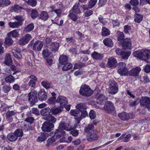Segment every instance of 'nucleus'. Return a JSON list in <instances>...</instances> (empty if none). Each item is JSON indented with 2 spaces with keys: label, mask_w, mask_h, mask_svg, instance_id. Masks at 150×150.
<instances>
[{
  "label": "nucleus",
  "mask_w": 150,
  "mask_h": 150,
  "mask_svg": "<svg viewBox=\"0 0 150 150\" xmlns=\"http://www.w3.org/2000/svg\"><path fill=\"white\" fill-rule=\"evenodd\" d=\"M140 105L146 107L150 111V98L147 97H142L140 100Z\"/></svg>",
  "instance_id": "obj_5"
},
{
  "label": "nucleus",
  "mask_w": 150,
  "mask_h": 150,
  "mask_svg": "<svg viewBox=\"0 0 150 150\" xmlns=\"http://www.w3.org/2000/svg\"><path fill=\"white\" fill-rule=\"evenodd\" d=\"M104 44L109 47H112L113 46V43L112 40L109 38H107L103 40Z\"/></svg>",
  "instance_id": "obj_30"
},
{
  "label": "nucleus",
  "mask_w": 150,
  "mask_h": 150,
  "mask_svg": "<svg viewBox=\"0 0 150 150\" xmlns=\"http://www.w3.org/2000/svg\"><path fill=\"white\" fill-rule=\"evenodd\" d=\"M119 67L118 68L121 69H127L126 67V64L124 62H120L119 63Z\"/></svg>",
  "instance_id": "obj_63"
},
{
  "label": "nucleus",
  "mask_w": 150,
  "mask_h": 150,
  "mask_svg": "<svg viewBox=\"0 0 150 150\" xmlns=\"http://www.w3.org/2000/svg\"><path fill=\"white\" fill-rule=\"evenodd\" d=\"M11 88L9 86L5 85L2 87V91L5 93L8 92Z\"/></svg>",
  "instance_id": "obj_59"
},
{
  "label": "nucleus",
  "mask_w": 150,
  "mask_h": 150,
  "mask_svg": "<svg viewBox=\"0 0 150 150\" xmlns=\"http://www.w3.org/2000/svg\"><path fill=\"white\" fill-rule=\"evenodd\" d=\"M51 112L54 115H57L60 113L62 111L61 108L59 107H54L51 109Z\"/></svg>",
  "instance_id": "obj_33"
},
{
  "label": "nucleus",
  "mask_w": 150,
  "mask_h": 150,
  "mask_svg": "<svg viewBox=\"0 0 150 150\" xmlns=\"http://www.w3.org/2000/svg\"><path fill=\"white\" fill-rule=\"evenodd\" d=\"M4 59V63L5 64L7 65H10L12 64V61L10 54H6Z\"/></svg>",
  "instance_id": "obj_22"
},
{
  "label": "nucleus",
  "mask_w": 150,
  "mask_h": 150,
  "mask_svg": "<svg viewBox=\"0 0 150 150\" xmlns=\"http://www.w3.org/2000/svg\"><path fill=\"white\" fill-rule=\"evenodd\" d=\"M43 46V42L38 40L34 43L33 46V49L34 50L39 51L41 50Z\"/></svg>",
  "instance_id": "obj_13"
},
{
  "label": "nucleus",
  "mask_w": 150,
  "mask_h": 150,
  "mask_svg": "<svg viewBox=\"0 0 150 150\" xmlns=\"http://www.w3.org/2000/svg\"><path fill=\"white\" fill-rule=\"evenodd\" d=\"M141 70V69L140 67H137L131 69L129 71V74L131 76H137Z\"/></svg>",
  "instance_id": "obj_16"
},
{
  "label": "nucleus",
  "mask_w": 150,
  "mask_h": 150,
  "mask_svg": "<svg viewBox=\"0 0 150 150\" xmlns=\"http://www.w3.org/2000/svg\"><path fill=\"white\" fill-rule=\"evenodd\" d=\"M41 84L44 87L47 89L50 88L51 86L50 83L46 81H42L41 82Z\"/></svg>",
  "instance_id": "obj_54"
},
{
  "label": "nucleus",
  "mask_w": 150,
  "mask_h": 150,
  "mask_svg": "<svg viewBox=\"0 0 150 150\" xmlns=\"http://www.w3.org/2000/svg\"><path fill=\"white\" fill-rule=\"evenodd\" d=\"M124 137L123 139V142H129L130 140V139L131 137V135L130 134H128L126 135V134H123Z\"/></svg>",
  "instance_id": "obj_56"
},
{
  "label": "nucleus",
  "mask_w": 150,
  "mask_h": 150,
  "mask_svg": "<svg viewBox=\"0 0 150 150\" xmlns=\"http://www.w3.org/2000/svg\"><path fill=\"white\" fill-rule=\"evenodd\" d=\"M56 100L55 97H52L49 98L47 100V103L49 104H52L55 103Z\"/></svg>",
  "instance_id": "obj_57"
},
{
  "label": "nucleus",
  "mask_w": 150,
  "mask_h": 150,
  "mask_svg": "<svg viewBox=\"0 0 150 150\" xmlns=\"http://www.w3.org/2000/svg\"><path fill=\"white\" fill-rule=\"evenodd\" d=\"M22 23L20 22H9L8 25L11 28H15L21 25Z\"/></svg>",
  "instance_id": "obj_35"
},
{
  "label": "nucleus",
  "mask_w": 150,
  "mask_h": 150,
  "mask_svg": "<svg viewBox=\"0 0 150 150\" xmlns=\"http://www.w3.org/2000/svg\"><path fill=\"white\" fill-rule=\"evenodd\" d=\"M28 5L34 7L36 6L37 4L36 0H28L25 1Z\"/></svg>",
  "instance_id": "obj_49"
},
{
  "label": "nucleus",
  "mask_w": 150,
  "mask_h": 150,
  "mask_svg": "<svg viewBox=\"0 0 150 150\" xmlns=\"http://www.w3.org/2000/svg\"><path fill=\"white\" fill-rule=\"evenodd\" d=\"M65 134V132L63 130L58 129L55 131L54 136L56 138H59L61 136H64Z\"/></svg>",
  "instance_id": "obj_21"
},
{
  "label": "nucleus",
  "mask_w": 150,
  "mask_h": 150,
  "mask_svg": "<svg viewBox=\"0 0 150 150\" xmlns=\"http://www.w3.org/2000/svg\"><path fill=\"white\" fill-rule=\"evenodd\" d=\"M109 87L108 89V92L109 93L112 95L116 93L118 91L117 85L115 82L114 80H110L109 82Z\"/></svg>",
  "instance_id": "obj_4"
},
{
  "label": "nucleus",
  "mask_w": 150,
  "mask_h": 150,
  "mask_svg": "<svg viewBox=\"0 0 150 150\" xmlns=\"http://www.w3.org/2000/svg\"><path fill=\"white\" fill-rule=\"evenodd\" d=\"M29 77L30 79L29 83V86L32 87H34L35 85V81L37 80V78L34 75H31Z\"/></svg>",
  "instance_id": "obj_23"
},
{
  "label": "nucleus",
  "mask_w": 150,
  "mask_h": 150,
  "mask_svg": "<svg viewBox=\"0 0 150 150\" xmlns=\"http://www.w3.org/2000/svg\"><path fill=\"white\" fill-rule=\"evenodd\" d=\"M131 29V27L128 25H125L124 26V31L126 33H128L129 31Z\"/></svg>",
  "instance_id": "obj_64"
},
{
  "label": "nucleus",
  "mask_w": 150,
  "mask_h": 150,
  "mask_svg": "<svg viewBox=\"0 0 150 150\" xmlns=\"http://www.w3.org/2000/svg\"><path fill=\"white\" fill-rule=\"evenodd\" d=\"M87 139L88 141H93L98 139V135L96 133V131L90 132L87 134Z\"/></svg>",
  "instance_id": "obj_14"
},
{
  "label": "nucleus",
  "mask_w": 150,
  "mask_h": 150,
  "mask_svg": "<svg viewBox=\"0 0 150 150\" xmlns=\"http://www.w3.org/2000/svg\"><path fill=\"white\" fill-rule=\"evenodd\" d=\"M38 15V13L37 11L33 9L31 13V16L33 18H36Z\"/></svg>",
  "instance_id": "obj_60"
},
{
  "label": "nucleus",
  "mask_w": 150,
  "mask_h": 150,
  "mask_svg": "<svg viewBox=\"0 0 150 150\" xmlns=\"http://www.w3.org/2000/svg\"><path fill=\"white\" fill-rule=\"evenodd\" d=\"M104 108L105 110L107 111L109 113H111L115 110L113 104L109 101H107L106 102Z\"/></svg>",
  "instance_id": "obj_8"
},
{
  "label": "nucleus",
  "mask_w": 150,
  "mask_h": 150,
  "mask_svg": "<svg viewBox=\"0 0 150 150\" xmlns=\"http://www.w3.org/2000/svg\"><path fill=\"white\" fill-rule=\"evenodd\" d=\"M70 18L73 21L76 22L78 19V17L77 16L72 13H70L69 15Z\"/></svg>",
  "instance_id": "obj_52"
},
{
  "label": "nucleus",
  "mask_w": 150,
  "mask_h": 150,
  "mask_svg": "<svg viewBox=\"0 0 150 150\" xmlns=\"http://www.w3.org/2000/svg\"><path fill=\"white\" fill-rule=\"evenodd\" d=\"M117 63V62L116 59L111 57L108 59L107 66L108 67L113 68L116 67Z\"/></svg>",
  "instance_id": "obj_11"
},
{
  "label": "nucleus",
  "mask_w": 150,
  "mask_h": 150,
  "mask_svg": "<svg viewBox=\"0 0 150 150\" xmlns=\"http://www.w3.org/2000/svg\"><path fill=\"white\" fill-rule=\"evenodd\" d=\"M56 101L59 103L60 106L62 107L65 106L68 103L67 98L63 96H59L58 97Z\"/></svg>",
  "instance_id": "obj_12"
},
{
  "label": "nucleus",
  "mask_w": 150,
  "mask_h": 150,
  "mask_svg": "<svg viewBox=\"0 0 150 150\" xmlns=\"http://www.w3.org/2000/svg\"><path fill=\"white\" fill-rule=\"evenodd\" d=\"M15 135L17 136V138L18 137H22L23 136V133L21 129H18L14 132Z\"/></svg>",
  "instance_id": "obj_50"
},
{
  "label": "nucleus",
  "mask_w": 150,
  "mask_h": 150,
  "mask_svg": "<svg viewBox=\"0 0 150 150\" xmlns=\"http://www.w3.org/2000/svg\"><path fill=\"white\" fill-rule=\"evenodd\" d=\"M37 92L35 90H32L28 94V96L25 95V97H28V100L30 101V103L31 106L34 105L35 103L38 101Z\"/></svg>",
  "instance_id": "obj_3"
},
{
  "label": "nucleus",
  "mask_w": 150,
  "mask_h": 150,
  "mask_svg": "<svg viewBox=\"0 0 150 150\" xmlns=\"http://www.w3.org/2000/svg\"><path fill=\"white\" fill-rule=\"evenodd\" d=\"M23 8L21 6L18 5H15L11 8V10L13 11L18 12L20 11Z\"/></svg>",
  "instance_id": "obj_41"
},
{
  "label": "nucleus",
  "mask_w": 150,
  "mask_h": 150,
  "mask_svg": "<svg viewBox=\"0 0 150 150\" xmlns=\"http://www.w3.org/2000/svg\"><path fill=\"white\" fill-rule=\"evenodd\" d=\"M42 54L45 59H47L49 57L52 56V54L51 52L47 49L44 50L42 51Z\"/></svg>",
  "instance_id": "obj_34"
},
{
  "label": "nucleus",
  "mask_w": 150,
  "mask_h": 150,
  "mask_svg": "<svg viewBox=\"0 0 150 150\" xmlns=\"http://www.w3.org/2000/svg\"><path fill=\"white\" fill-rule=\"evenodd\" d=\"M40 18L44 21L47 20L49 18V16L47 13L44 11H42L39 15Z\"/></svg>",
  "instance_id": "obj_36"
},
{
  "label": "nucleus",
  "mask_w": 150,
  "mask_h": 150,
  "mask_svg": "<svg viewBox=\"0 0 150 150\" xmlns=\"http://www.w3.org/2000/svg\"><path fill=\"white\" fill-rule=\"evenodd\" d=\"M12 52L15 58L19 60L22 58V55L21 54V50L19 48L16 47H14L12 50Z\"/></svg>",
  "instance_id": "obj_10"
},
{
  "label": "nucleus",
  "mask_w": 150,
  "mask_h": 150,
  "mask_svg": "<svg viewBox=\"0 0 150 150\" xmlns=\"http://www.w3.org/2000/svg\"><path fill=\"white\" fill-rule=\"evenodd\" d=\"M58 129L62 130H66L67 131H70L71 127L69 124L67 123L66 119H63L59 124Z\"/></svg>",
  "instance_id": "obj_6"
},
{
  "label": "nucleus",
  "mask_w": 150,
  "mask_h": 150,
  "mask_svg": "<svg viewBox=\"0 0 150 150\" xmlns=\"http://www.w3.org/2000/svg\"><path fill=\"white\" fill-rule=\"evenodd\" d=\"M79 6V5L78 3H76L74 6L72 8V11L74 13L79 14L81 13Z\"/></svg>",
  "instance_id": "obj_42"
},
{
  "label": "nucleus",
  "mask_w": 150,
  "mask_h": 150,
  "mask_svg": "<svg viewBox=\"0 0 150 150\" xmlns=\"http://www.w3.org/2000/svg\"><path fill=\"white\" fill-rule=\"evenodd\" d=\"M117 72L121 76L127 75L128 73V70L127 69L118 68Z\"/></svg>",
  "instance_id": "obj_37"
},
{
  "label": "nucleus",
  "mask_w": 150,
  "mask_h": 150,
  "mask_svg": "<svg viewBox=\"0 0 150 150\" xmlns=\"http://www.w3.org/2000/svg\"><path fill=\"white\" fill-rule=\"evenodd\" d=\"M63 67L62 70L64 71H67L68 70L71 69L73 67L72 64L70 63H67Z\"/></svg>",
  "instance_id": "obj_46"
},
{
  "label": "nucleus",
  "mask_w": 150,
  "mask_h": 150,
  "mask_svg": "<svg viewBox=\"0 0 150 150\" xmlns=\"http://www.w3.org/2000/svg\"><path fill=\"white\" fill-rule=\"evenodd\" d=\"M87 115V113L86 110H83L81 111V112H80V117H79V122L81 119L83 117H86Z\"/></svg>",
  "instance_id": "obj_53"
},
{
  "label": "nucleus",
  "mask_w": 150,
  "mask_h": 150,
  "mask_svg": "<svg viewBox=\"0 0 150 150\" xmlns=\"http://www.w3.org/2000/svg\"><path fill=\"white\" fill-rule=\"evenodd\" d=\"M134 20L137 23H140L142 20L143 16L140 14H136L134 17Z\"/></svg>",
  "instance_id": "obj_44"
},
{
  "label": "nucleus",
  "mask_w": 150,
  "mask_h": 150,
  "mask_svg": "<svg viewBox=\"0 0 150 150\" xmlns=\"http://www.w3.org/2000/svg\"><path fill=\"white\" fill-rule=\"evenodd\" d=\"M19 34L18 30H14L7 34V35L9 37H11L13 38H16L19 35Z\"/></svg>",
  "instance_id": "obj_32"
},
{
  "label": "nucleus",
  "mask_w": 150,
  "mask_h": 150,
  "mask_svg": "<svg viewBox=\"0 0 150 150\" xmlns=\"http://www.w3.org/2000/svg\"><path fill=\"white\" fill-rule=\"evenodd\" d=\"M7 138L10 142H13L17 140L18 139L17 136L14 133H10L8 134Z\"/></svg>",
  "instance_id": "obj_26"
},
{
  "label": "nucleus",
  "mask_w": 150,
  "mask_h": 150,
  "mask_svg": "<svg viewBox=\"0 0 150 150\" xmlns=\"http://www.w3.org/2000/svg\"><path fill=\"white\" fill-rule=\"evenodd\" d=\"M102 30V35L103 36H106L110 35V31L108 29L103 27V28Z\"/></svg>",
  "instance_id": "obj_48"
},
{
  "label": "nucleus",
  "mask_w": 150,
  "mask_h": 150,
  "mask_svg": "<svg viewBox=\"0 0 150 150\" xmlns=\"http://www.w3.org/2000/svg\"><path fill=\"white\" fill-rule=\"evenodd\" d=\"M11 1L9 0H0V6H7L9 5Z\"/></svg>",
  "instance_id": "obj_45"
},
{
  "label": "nucleus",
  "mask_w": 150,
  "mask_h": 150,
  "mask_svg": "<svg viewBox=\"0 0 150 150\" xmlns=\"http://www.w3.org/2000/svg\"><path fill=\"white\" fill-rule=\"evenodd\" d=\"M93 91L89 86L87 85H82L79 90V93L83 96H89L93 93Z\"/></svg>",
  "instance_id": "obj_2"
},
{
  "label": "nucleus",
  "mask_w": 150,
  "mask_h": 150,
  "mask_svg": "<svg viewBox=\"0 0 150 150\" xmlns=\"http://www.w3.org/2000/svg\"><path fill=\"white\" fill-rule=\"evenodd\" d=\"M32 38V37L31 35L27 34L20 39L18 41L19 44L21 45H24L28 43Z\"/></svg>",
  "instance_id": "obj_9"
},
{
  "label": "nucleus",
  "mask_w": 150,
  "mask_h": 150,
  "mask_svg": "<svg viewBox=\"0 0 150 150\" xmlns=\"http://www.w3.org/2000/svg\"><path fill=\"white\" fill-rule=\"evenodd\" d=\"M59 47V43L55 42L52 43L50 46L49 48L51 51L55 53L58 50Z\"/></svg>",
  "instance_id": "obj_19"
},
{
  "label": "nucleus",
  "mask_w": 150,
  "mask_h": 150,
  "mask_svg": "<svg viewBox=\"0 0 150 150\" xmlns=\"http://www.w3.org/2000/svg\"><path fill=\"white\" fill-rule=\"evenodd\" d=\"M131 54L130 51H123L121 52V57L123 59H127Z\"/></svg>",
  "instance_id": "obj_29"
},
{
  "label": "nucleus",
  "mask_w": 150,
  "mask_h": 150,
  "mask_svg": "<svg viewBox=\"0 0 150 150\" xmlns=\"http://www.w3.org/2000/svg\"><path fill=\"white\" fill-rule=\"evenodd\" d=\"M13 42V40L10 37H6L5 39L4 43L6 45L8 46L11 45Z\"/></svg>",
  "instance_id": "obj_40"
},
{
  "label": "nucleus",
  "mask_w": 150,
  "mask_h": 150,
  "mask_svg": "<svg viewBox=\"0 0 150 150\" xmlns=\"http://www.w3.org/2000/svg\"><path fill=\"white\" fill-rule=\"evenodd\" d=\"M47 133L45 132L42 133L41 136L38 137L37 139V142H41L44 141L47 138Z\"/></svg>",
  "instance_id": "obj_31"
},
{
  "label": "nucleus",
  "mask_w": 150,
  "mask_h": 150,
  "mask_svg": "<svg viewBox=\"0 0 150 150\" xmlns=\"http://www.w3.org/2000/svg\"><path fill=\"white\" fill-rule=\"evenodd\" d=\"M34 28V25L33 23H31L28 25L25 28L24 31L25 32H30Z\"/></svg>",
  "instance_id": "obj_43"
},
{
  "label": "nucleus",
  "mask_w": 150,
  "mask_h": 150,
  "mask_svg": "<svg viewBox=\"0 0 150 150\" xmlns=\"http://www.w3.org/2000/svg\"><path fill=\"white\" fill-rule=\"evenodd\" d=\"M59 63L62 65L65 64L68 62V57L64 55L61 56L59 58Z\"/></svg>",
  "instance_id": "obj_27"
},
{
  "label": "nucleus",
  "mask_w": 150,
  "mask_h": 150,
  "mask_svg": "<svg viewBox=\"0 0 150 150\" xmlns=\"http://www.w3.org/2000/svg\"><path fill=\"white\" fill-rule=\"evenodd\" d=\"M71 115L74 117L75 119L76 120L77 124L79 123V119L80 116V111L76 110H71L70 112Z\"/></svg>",
  "instance_id": "obj_15"
},
{
  "label": "nucleus",
  "mask_w": 150,
  "mask_h": 150,
  "mask_svg": "<svg viewBox=\"0 0 150 150\" xmlns=\"http://www.w3.org/2000/svg\"><path fill=\"white\" fill-rule=\"evenodd\" d=\"M84 130L85 132L88 133L95 131L94 127L92 124H89L84 129Z\"/></svg>",
  "instance_id": "obj_28"
},
{
  "label": "nucleus",
  "mask_w": 150,
  "mask_h": 150,
  "mask_svg": "<svg viewBox=\"0 0 150 150\" xmlns=\"http://www.w3.org/2000/svg\"><path fill=\"white\" fill-rule=\"evenodd\" d=\"M76 108L80 110L81 109L86 110L87 109V107L85 103H80L78 104L76 106Z\"/></svg>",
  "instance_id": "obj_47"
},
{
  "label": "nucleus",
  "mask_w": 150,
  "mask_h": 150,
  "mask_svg": "<svg viewBox=\"0 0 150 150\" xmlns=\"http://www.w3.org/2000/svg\"><path fill=\"white\" fill-rule=\"evenodd\" d=\"M97 2V0H90L88 5V8H91L96 4Z\"/></svg>",
  "instance_id": "obj_55"
},
{
  "label": "nucleus",
  "mask_w": 150,
  "mask_h": 150,
  "mask_svg": "<svg viewBox=\"0 0 150 150\" xmlns=\"http://www.w3.org/2000/svg\"><path fill=\"white\" fill-rule=\"evenodd\" d=\"M15 114V112L13 111H8L6 112V115L7 118H9L11 117L14 115Z\"/></svg>",
  "instance_id": "obj_62"
},
{
  "label": "nucleus",
  "mask_w": 150,
  "mask_h": 150,
  "mask_svg": "<svg viewBox=\"0 0 150 150\" xmlns=\"http://www.w3.org/2000/svg\"><path fill=\"white\" fill-rule=\"evenodd\" d=\"M5 80L6 83H11L13 82L15 80V78L11 75H9L6 76Z\"/></svg>",
  "instance_id": "obj_39"
},
{
  "label": "nucleus",
  "mask_w": 150,
  "mask_h": 150,
  "mask_svg": "<svg viewBox=\"0 0 150 150\" xmlns=\"http://www.w3.org/2000/svg\"><path fill=\"white\" fill-rule=\"evenodd\" d=\"M107 98L103 94H100L98 97L97 98L98 101H100L101 102L104 100H106Z\"/></svg>",
  "instance_id": "obj_58"
},
{
  "label": "nucleus",
  "mask_w": 150,
  "mask_h": 150,
  "mask_svg": "<svg viewBox=\"0 0 150 150\" xmlns=\"http://www.w3.org/2000/svg\"><path fill=\"white\" fill-rule=\"evenodd\" d=\"M130 39L126 38L124 40L122 44V47L124 49H131L132 44Z\"/></svg>",
  "instance_id": "obj_17"
},
{
  "label": "nucleus",
  "mask_w": 150,
  "mask_h": 150,
  "mask_svg": "<svg viewBox=\"0 0 150 150\" xmlns=\"http://www.w3.org/2000/svg\"><path fill=\"white\" fill-rule=\"evenodd\" d=\"M89 117L91 119H94L96 117V113L93 110H91L89 114Z\"/></svg>",
  "instance_id": "obj_61"
},
{
  "label": "nucleus",
  "mask_w": 150,
  "mask_h": 150,
  "mask_svg": "<svg viewBox=\"0 0 150 150\" xmlns=\"http://www.w3.org/2000/svg\"><path fill=\"white\" fill-rule=\"evenodd\" d=\"M47 98V93L45 91L43 90H41L38 93V98L40 100H45Z\"/></svg>",
  "instance_id": "obj_20"
},
{
  "label": "nucleus",
  "mask_w": 150,
  "mask_h": 150,
  "mask_svg": "<svg viewBox=\"0 0 150 150\" xmlns=\"http://www.w3.org/2000/svg\"><path fill=\"white\" fill-rule=\"evenodd\" d=\"M54 127L53 124L46 122L43 123L41 128L43 131L49 132L52 131Z\"/></svg>",
  "instance_id": "obj_7"
},
{
  "label": "nucleus",
  "mask_w": 150,
  "mask_h": 150,
  "mask_svg": "<svg viewBox=\"0 0 150 150\" xmlns=\"http://www.w3.org/2000/svg\"><path fill=\"white\" fill-rule=\"evenodd\" d=\"M117 36L118 41L122 40L124 38V35L123 33L121 31H118L117 32Z\"/></svg>",
  "instance_id": "obj_51"
},
{
  "label": "nucleus",
  "mask_w": 150,
  "mask_h": 150,
  "mask_svg": "<svg viewBox=\"0 0 150 150\" xmlns=\"http://www.w3.org/2000/svg\"><path fill=\"white\" fill-rule=\"evenodd\" d=\"M44 119L52 124L55 123L56 121V119L55 117L52 115H49L45 117Z\"/></svg>",
  "instance_id": "obj_38"
},
{
  "label": "nucleus",
  "mask_w": 150,
  "mask_h": 150,
  "mask_svg": "<svg viewBox=\"0 0 150 150\" xmlns=\"http://www.w3.org/2000/svg\"><path fill=\"white\" fill-rule=\"evenodd\" d=\"M51 110V109L48 107H47L42 109L40 111V113L42 115L47 116L50 115Z\"/></svg>",
  "instance_id": "obj_25"
},
{
  "label": "nucleus",
  "mask_w": 150,
  "mask_h": 150,
  "mask_svg": "<svg viewBox=\"0 0 150 150\" xmlns=\"http://www.w3.org/2000/svg\"><path fill=\"white\" fill-rule=\"evenodd\" d=\"M133 56L141 60L150 63V50L143 49L134 52Z\"/></svg>",
  "instance_id": "obj_1"
},
{
  "label": "nucleus",
  "mask_w": 150,
  "mask_h": 150,
  "mask_svg": "<svg viewBox=\"0 0 150 150\" xmlns=\"http://www.w3.org/2000/svg\"><path fill=\"white\" fill-rule=\"evenodd\" d=\"M117 115L121 120H126L130 117L129 114L125 112L120 113L118 114Z\"/></svg>",
  "instance_id": "obj_24"
},
{
  "label": "nucleus",
  "mask_w": 150,
  "mask_h": 150,
  "mask_svg": "<svg viewBox=\"0 0 150 150\" xmlns=\"http://www.w3.org/2000/svg\"><path fill=\"white\" fill-rule=\"evenodd\" d=\"M92 58L94 60H102L103 57L104 55L103 54H100L96 51H94L91 54Z\"/></svg>",
  "instance_id": "obj_18"
}]
</instances>
